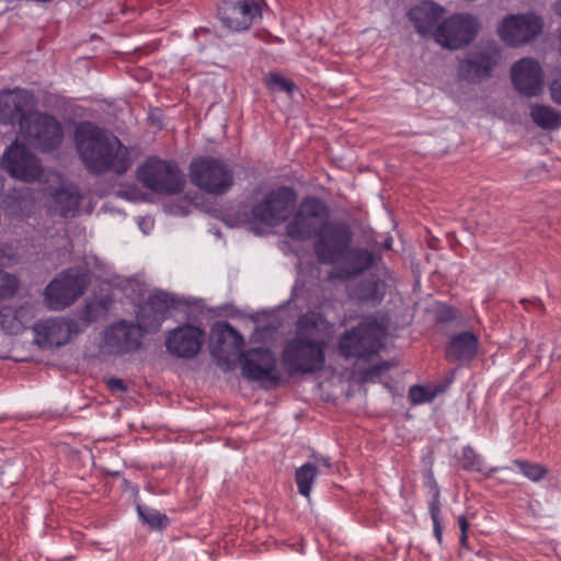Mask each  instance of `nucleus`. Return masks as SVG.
<instances>
[{"label": "nucleus", "mask_w": 561, "mask_h": 561, "mask_svg": "<svg viewBox=\"0 0 561 561\" xmlns=\"http://www.w3.org/2000/svg\"><path fill=\"white\" fill-rule=\"evenodd\" d=\"M328 204L317 196L304 197L286 225V234L295 241L314 239L313 251L318 262H331L352 238L351 228L342 221H332Z\"/></svg>", "instance_id": "1"}, {"label": "nucleus", "mask_w": 561, "mask_h": 561, "mask_svg": "<svg viewBox=\"0 0 561 561\" xmlns=\"http://www.w3.org/2000/svg\"><path fill=\"white\" fill-rule=\"evenodd\" d=\"M78 156L93 175L125 174L131 167L129 149L113 134L92 122H80L73 133Z\"/></svg>", "instance_id": "2"}, {"label": "nucleus", "mask_w": 561, "mask_h": 561, "mask_svg": "<svg viewBox=\"0 0 561 561\" xmlns=\"http://www.w3.org/2000/svg\"><path fill=\"white\" fill-rule=\"evenodd\" d=\"M385 334V328L376 320H364L341 335L340 354L345 359L370 360L381 350Z\"/></svg>", "instance_id": "3"}, {"label": "nucleus", "mask_w": 561, "mask_h": 561, "mask_svg": "<svg viewBox=\"0 0 561 561\" xmlns=\"http://www.w3.org/2000/svg\"><path fill=\"white\" fill-rule=\"evenodd\" d=\"M190 180L194 186L214 196L225 195L234 183L230 165L214 157L194 158L190 163Z\"/></svg>", "instance_id": "4"}, {"label": "nucleus", "mask_w": 561, "mask_h": 561, "mask_svg": "<svg viewBox=\"0 0 561 561\" xmlns=\"http://www.w3.org/2000/svg\"><path fill=\"white\" fill-rule=\"evenodd\" d=\"M325 347L324 341L296 336L286 343L282 363L291 374H314L324 367Z\"/></svg>", "instance_id": "5"}, {"label": "nucleus", "mask_w": 561, "mask_h": 561, "mask_svg": "<svg viewBox=\"0 0 561 561\" xmlns=\"http://www.w3.org/2000/svg\"><path fill=\"white\" fill-rule=\"evenodd\" d=\"M137 178L147 188L158 194L174 195L184 187L178 164L157 157H149L139 165Z\"/></svg>", "instance_id": "6"}, {"label": "nucleus", "mask_w": 561, "mask_h": 561, "mask_svg": "<svg viewBox=\"0 0 561 561\" xmlns=\"http://www.w3.org/2000/svg\"><path fill=\"white\" fill-rule=\"evenodd\" d=\"M20 130L43 152L56 150L64 139V129L59 121L53 115L39 111H28L22 121Z\"/></svg>", "instance_id": "7"}, {"label": "nucleus", "mask_w": 561, "mask_h": 561, "mask_svg": "<svg viewBox=\"0 0 561 561\" xmlns=\"http://www.w3.org/2000/svg\"><path fill=\"white\" fill-rule=\"evenodd\" d=\"M88 286L87 275L78 268H68L58 274L44 290L50 310H64L83 295Z\"/></svg>", "instance_id": "8"}, {"label": "nucleus", "mask_w": 561, "mask_h": 561, "mask_svg": "<svg viewBox=\"0 0 561 561\" xmlns=\"http://www.w3.org/2000/svg\"><path fill=\"white\" fill-rule=\"evenodd\" d=\"M241 375L249 381L277 386L282 376L275 354L266 347H252L240 352Z\"/></svg>", "instance_id": "9"}, {"label": "nucleus", "mask_w": 561, "mask_h": 561, "mask_svg": "<svg viewBox=\"0 0 561 561\" xmlns=\"http://www.w3.org/2000/svg\"><path fill=\"white\" fill-rule=\"evenodd\" d=\"M297 202V193L290 186H279L255 203L252 215L263 224L275 226L287 220Z\"/></svg>", "instance_id": "10"}, {"label": "nucleus", "mask_w": 561, "mask_h": 561, "mask_svg": "<svg viewBox=\"0 0 561 561\" xmlns=\"http://www.w3.org/2000/svg\"><path fill=\"white\" fill-rule=\"evenodd\" d=\"M543 19L535 13L505 16L497 28L501 39L510 46H520L535 39L543 30Z\"/></svg>", "instance_id": "11"}, {"label": "nucleus", "mask_w": 561, "mask_h": 561, "mask_svg": "<svg viewBox=\"0 0 561 561\" xmlns=\"http://www.w3.org/2000/svg\"><path fill=\"white\" fill-rule=\"evenodd\" d=\"M478 28L479 24L476 18L466 13H457L437 26L434 38L445 48L459 49L473 41Z\"/></svg>", "instance_id": "12"}, {"label": "nucleus", "mask_w": 561, "mask_h": 561, "mask_svg": "<svg viewBox=\"0 0 561 561\" xmlns=\"http://www.w3.org/2000/svg\"><path fill=\"white\" fill-rule=\"evenodd\" d=\"M147 331L148 329L139 321L135 324L121 320L104 330L103 343L112 354H131L140 348Z\"/></svg>", "instance_id": "13"}, {"label": "nucleus", "mask_w": 561, "mask_h": 561, "mask_svg": "<svg viewBox=\"0 0 561 561\" xmlns=\"http://www.w3.org/2000/svg\"><path fill=\"white\" fill-rule=\"evenodd\" d=\"M1 165L12 178L24 182L39 180L43 174V168L38 158L19 142H13L4 151Z\"/></svg>", "instance_id": "14"}, {"label": "nucleus", "mask_w": 561, "mask_h": 561, "mask_svg": "<svg viewBox=\"0 0 561 561\" xmlns=\"http://www.w3.org/2000/svg\"><path fill=\"white\" fill-rule=\"evenodd\" d=\"M35 342L41 347L62 346L73 334L80 332L79 323L73 319L48 318L34 324Z\"/></svg>", "instance_id": "15"}, {"label": "nucleus", "mask_w": 561, "mask_h": 561, "mask_svg": "<svg viewBox=\"0 0 561 561\" xmlns=\"http://www.w3.org/2000/svg\"><path fill=\"white\" fill-rule=\"evenodd\" d=\"M204 335V331L193 324L178 327L167 335V351L179 358L191 359L199 353Z\"/></svg>", "instance_id": "16"}, {"label": "nucleus", "mask_w": 561, "mask_h": 561, "mask_svg": "<svg viewBox=\"0 0 561 561\" xmlns=\"http://www.w3.org/2000/svg\"><path fill=\"white\" fill-rule=\"evenodd\" d=\"M353 237L345 247H342L340 253L331 262H320L321 264L333 265L343 261V266L340 270L341 277L344 279L355 278L365 272L373 268L377 262V256L373 251L360 248L351 247Z\"/></svg>", "instance_id": "17"}, {"label": "nucleus", "mask_w": 561, "mask_h": 561, "mask_svg": "<svg viewBox=\"0 0 561 561\" xmlns=\"http://www.w3.org/2000/svg\"><path fill=\"white\" fill-rule=\"evenodd\" d=\"M82 197L77 185L61 183L47 190L46 207L51 215L64 219L73 218L79 214Z\"/></svg>", "instance_id": "18"}, {"label": "nucleus", "mask_w": 561, "mask_h": 561, "mask_svg": "<svg viewBox=\"0 0 561 561\" xmlns=\"http://www.w3.org/2000/svg\"><path fill=\"white\" fill-rule=\"evenodd\" d=\"M218 16L226 27L243 31L261 18V9L254 0L224 1L218 8Z\"/></svg>", "instance_id": "19"}, {"label": "nucleus", "mask_w": 561, "mask_h": 561, "mask_svg": "<svg viewBox=\"0 0 561 561\" xmlns=\"http://www.w3.org/2000/svg\"><path fill=\"white\" fill-rule=\"evenodd\" d=\"M512 83L524 96H537L543 85V71L533 58H522L511 68Z\"/></svg>", "instance_id": "20"}, {"label": "nucleus", "mask_w": 561, "mask_h": 561, "mask_svg": "<svg viewBox=\"0 0 561 561\" xmlns=\"http://www.w3.org/2000/svg\"><path fill=\"white\" fill-rule=\"evenodd\" d=\"M35 103L34 95L26 89L14 88L0 91V123L22 126L28 108Z\"/></svg>", "instance_id": "21"}, {"label": "nucleus", "mask_w": 561, "mask_h": 561, "mask_svg": "<svg viewBox=\"0 0 561 561\" xmlns=\"http://www.w3.org/2000/svg\"><path fill=\"white\" fill-rule=\"evenodd\" d=\"M499 58V47L495 44L489 45L462 60L459 66V75L468 81L479 82L491 77Z\"/></svg>", "instance_id": "22"}, {"label": "nucleus", "mask_w": 561, "mask_h": 561, "mask_svg": "<svg viewBox=\"0 0 561 561\" xmlns=\"http://www.w3.org/2000/svg\"><path fill=\"white\" fill-rule=\"evenodd\" d=\"M175 306V298L162 290L149 295L146 304L137 312V320L148 330H158Z\"/></svg>", "instance_id": "23"}, {"label": "nucleus", "mask_w": 561, "mask_h": 561, "mask_svg": "<svg viewBox=\"0 0 561 561\" xmlns=\"http://www.w3.org/2000/svg\"><path fill=\"white\" fill-rule=\"evenodd\" d=\"M444 13L445 10L442 5L434 1L425 0L412 7L408 12V16L416 32L425 37L434 35Z\"/></svg>", "instance_id": "24"}, {"label": "nucleus", "mask_w": 561, "mask_h": 561, "mask_svg": "<svg viewBox=\"0 0 561 561\" xmlns=\"http://www.w3.org/2000/svg\"><path fill=\"white\" fill-rule=\"evenodd\" d=\"M479 339L470 331L451 336L446 345L445 355L449 362H470L478 353Z\"/></svg>", "instance_id": "25"}, {"label": "nucleus", "mask_w": 561, "mask_h": 561, "mask_svg": "<svg viewBox=\"0 0 561 561\" xmlns=\"http://www.w3.org/2000/svg\"><path fill=\"white\" fill-rule=\"evenodd\" d=\"M430 488L431 497L427 502L428 513L433 523V533L437 542H443V523H442V503H440V490L435 481L433 474H430Z\"/></svg>", "instance_id": "26"}, {"label": "nucleus", "mask_w": 561, "mask_h": 561, "mask_svg": "<svg viewBox=\"0 0 561 561\" xmlns=\"http://www.w3.org/2000/svg\"><path fill=\"white\" fill-rule=\"evenodd\" d=\"M330 327L327 318L319 311L309 310L297 320V336H310Z\"/></svg>", "instance_id": "27"}, {"label": "nucleus", "mask_w": 561, "mask_h": 561, "mask_svg": "<svg viewBox=\"0 0 561 561\" xmlns=\"http://www.w3.org/2000/svg\"><path fill=\"white\" fill-rule=\"evenodd\" d=\"M530 117L542 129L552 130L561 125V113L549 105H533L530 107Z\"/></svg>", "instance_id": "28"}, {"label": "nucleus", "mask_w": 561, "mask_h": 561, "mask_svg": "<svg viewBox=\"0 0 561 561\" xmlns=\"http://www.w3.org/2000/svg\"><path fill=\"white\" fill-rule=\"evenodd\" d=\"M357 296L362 301L379 304L385 296V284L378 278H367L357 287Z\"/></svg>", "instance_id": "29"}, {"label": "nucleus", "mask_w": 561, "mask_h": 561, "mask_svg": "<svg viewBox=\"0 0 561 561\" xmlns=\"http://www.w3.org/2000/svg\"><path fill=\"white\" fill-rule=\"evenodd\" d=\"M318 476V469L314 465L307 462L301 467L297 468L295 473V480L297 483L298 492L305 496L309 497L312 484Z\"/></svg>", "instance_id": "30"}, {"label": "nucleus", "mask_w": 561, "mask_h": 561, "mask_svg": "<svg viewBox=\"0 0 561 561\" xmlns=\"http://www.w3.org/2000/svg\"><path fill=\"white\" fill-rule=\"evenodd\" d=\"M137 513L140 520L151 529L160 530L169 526V517L165 514L160 513L158 510L145 505H138Z\"/></svg>", "instance_id": "31"}, {"label": "nucleus", "mask_w": 561, "mask_h": 561, "mask_svg": "<svg viewBox=\"0 0 561 561\" xmlns=\"http://www.w3.org/2000/svg\"><path fill=\"white\" fill-rule=\"evenodd\" d=\"M218 331V344L229 343L234 351H240L244 345V339L242 334L236 330L230 323L222 322L217 327Z\"/></svg>", "instance_id": "32"}, {"label": "nucleus", "mask_w": 561, "mask_h": 561, "mask_svg": "<svg viewBox=\"0 0 561 561\" xmlns=\"http://www.w3.org/2000/svg\"><path fill=\"white\" fill-rule=\"evenodd\" d=\"M513 466H515L524 477L533 482L541 481L548 473V469L545 466L523 459L513 460Z\"/></svg>", "instance_id": "33"}, {"label": "nucleus", "mask_w": 561, "mask_h": 561, "mask_svg": "<svg viewBox=\"0 0 561 561\" xmlns=\"http://www.w3.org/2000/svg\"><path fill=\"white\" fill-rule=\"evenodd\" d=\"M461 456V466L463 470L479 473L484 472V459L481 455L477 454L472 447H463Z\"/></svg>", "instance_id": "34"}, {"label": "nucleus", "mask_w": 561, "mask_h": 561, "mask_svg": "<svg viewBox=\"0 0 561 561\" xmlns=\"http://www.w3.org/2000/svg\"><path fill=\"white\" fill-rule=\"evenodd\" d=\"M20 288L19 278L11 273L0 270V300L13 298Z\"/></svg>", "instance_id": "35"}, {"label": "nucleus", "mask_w": 561, "mask_h": 561, "mask_svg": "<svg viewBox=\"0 0 561 561\" xmlns=\"http://www.w3.org/2000/svg\"><path fill=\"white\" fill-rule=\"evenodd\" d=\"M408 397L412 404H423L432 402L436 397V391L423 386L414 385L410 387Z\"/></svg>", "instance_id": "36"}, {"label": "nucleus", "mask_w": 561, "mask_h": 561, "mask_svg": "<svg viewBox=\"0 0 561 561\" xmlns=\"http://www.w3.org/2000/svg\"><path fill=\"white\" fill-rule=\"evenodd\" d=\"M266 87L272 91H283L286 93H293L295 84L293 81L284 78L279 73L271 72L265 80Z\"/></svg>", "instance_id": "37"}, {"label": "nucleus", "mask_w": 561, "mask_h": 561, "mask_svg": "<svg viewBox=\"0 0 561 561\" xmlns=\"http://www.w3.org/2000/svg\"><path fill=\"white\" fill-rule=\"evenodd\" d=\"M0 324L2 330L8 334H14L20 329V323L15 316L9 317L8 314L0 313Z\"/></svg>", "instance_id": "38"}, {"label": "nucleus", "mask_w": 561, "mask_h": 561, "mask_svg": "<svg viewBox=\"0 0 561 561\" xmlns=\"http://www.w3.org/2000/svg\"><path fill=\"white\" fill-rule=\"evenodd\" d=\"M550 95L554 103L561 105V71L553 78L550 83Z\"/></svg>", "instance_id": "39"}, {"label": "nucleus", "mask_w": 561, "mask_h": 561, "mask_svg": "<svg viewBox=\"0 0 561 561\" xmlns=\"http://www.w3.org/2000/svg\"><path fill=\"white\" fill-rule=\"evenodd\" d=\"M211 356L217 359L218 365L224 370H229L231 368L230 359L224 354L221 346H214L211 350Z\"/></svg>", "instance_id": "40"}, {"label": "nucleus", "mask_w": 561, "mask_h": 561, "mask_svg": "<svg viewBox=\"0 0 561 561\" xmlns=\"http://www.w3.org/2000/svg\"><path fill=\"white\" fill-rule=\"evenodd\" d=\"M107 387L112 391H126L127 387L125 382L119 378H110L107 380Z\"/></svg>", "instance_id": "41"}, {"label": "nucleus", "mask_w": 561, "mask_h": 561, "mask_svg": "<svg viewBox=\"0 0 561 561\" xmlns=\"http://www.w3.org/2000/svg\"><path fill=\"white\" fill-rule=\"evenodd\" d=\"M458 525L461 534H468L470 524L465 515L458 517Z\"/></svg>", "instance_id": "42"}, {"label": "nucleus", "mask_w": 561, "mask_h": 561, "mask_svg": "<svg viewBox=\"0 0 561 561\" xmlns=\"http://www.w3.org/2000/svg\"><path fill=\"white\" fill-rule=\"evenodd\" d=\"M552 356H554L557 359H561V331L556 339Z\"/></svg>", "instance_id": "43"}, {"label": "nucleus", "mask_w": 561, "mask_h": 561, "mask_svg": "<svg viewBox=\"0 0 561 561\" xmlns=\"http://www.w3.org/2000/svg\"><path fill=\"white\" fill-rule=\"evenodd\" d=\"M456 318V310L454 308L447 309V314L444 317V320H454Z\"/></svg>", "instance_id": "44"}, {"label": "nucleus", "mask_w": 561, "mask_h": 561, "mask_svg": "<svg viewBox=\"0 0 561 561\" xmlns=\"http://www.w3.org/2000/svg\"><path fill=\"white\" fill-rule=\"evenodd\" d=\"M459 542L462 548H467L468 547V534L460 533Z\"/></svg>", "instance_id": "45"}, {"label": "nucleus", "mask_w": 561, "mask_h": 561, "mask_svg": "<svg viewBox=\"0 0 561 561\" xmlns=\"http://www.w3.org/2000/svg\"><path fill=\"white\" fill-rule=\"evenodd\" d=\"M392 247V239H387L385 242H383V248L387 249V250H390Z\"/></svg>", "instance_id": "46"}, {"label": "nucleus", "mask_w": 561, "mask_h": 561, "mask_svg": "<svg viewBox=\"0 0 561 561\" xmlns=\"http://www.w3.org/2000/svg\"><path fill=\"white\" fill-rule=\"evenodd\" d=\"M323 465H325V466H328V467H329V466H330V462H329L328 460H324V461H323Z\"/></svg>", "instance_id": "47"}]
</instances>
